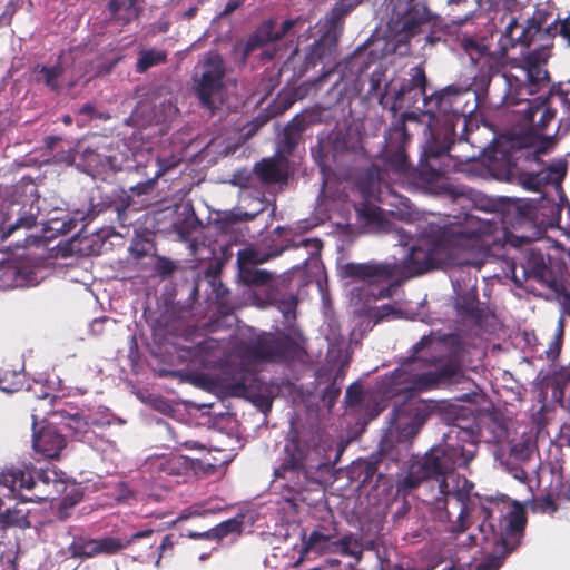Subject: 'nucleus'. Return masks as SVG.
<instances>
[{
  "mask_svg": "<svg viewBox=\"0 0 570 570\" xmlns=\"http://www.w3.org/2000/svg\"><path fill=\"white\" fill-rule=\"evenodd\" d=\"M550 58L548 46L529 51L520 62L512 63L502 75H495L493 81L504 85V102L518 105L525 102L522 110L525 119L539 129H543L554 118V112L546 105L542 97L533 100L531 96L546 92L550 88V78L546 65Z\"/></svg>",
  "mask_w": 570,
  "mask_h": 570,
  "instance_id": "0eeeda50",
  "label": "nucleus"
},
{
  "mask_svg": "<svg viewBox=\"0 0 570 570\" xmlns=\"http://www.w3.org/2000/svg\"><path fill=\"white\" fill-rule=\"evenodd\" d=\"M224 63L218 53H208L194 76V90L200 104L209 110L225 101Z\"/></svg>",
  "mask_w": 570,
  "mask_h": 570,
  "instance_id": "4468645a",
  "label": "nucleus"
},
{
  "mask_svg": "<svg viewBox=\"0 0 570 570\" xmlns=\"http://www.w3.org/2000/svg\"><path fill=\"white\" fill-rule=\"evenodd\" d=\"M219 509V507H205L204 504H195L184 510L181 513V518L187 519L190 517H200L208 513H215Z\"/></svg>",
  "mask_w": 570,
  "mask_h": 570,
  "instance_id": "ea45409f",
  "label": "nucleus"
},
{
  "mask_svg": "<svg viewBox=\"0 0 570 570\" xmlns=\"http://www.w3.org/2000/svg\"><path fill=\"white\" fill-rule=\"evenodd\" d=\"M179 161H180V158L177 156H170L169 158H158L157 159L158 170L156 171L155 176L159 177V176L164 175L169 169L176 167L179 164Z\"/></svg>",
  "mask_w": 570,
  "mask_h": 570,
  "instance_id": "a19ab883",
  "label": "nucleus"
},
{
  "mask_svg": "<svg viewBox=\"0 0 570 570\" xmlns=\"http://www.w3.org/2000/svg\"><path fill=\"white\" fill-rule=\"evenodd\" d=\"M452 284L456 294V309L462 315L474 316L479 304L475 284L470 281L464 289L456 278H452Z\"/></svg>",
  "mask_w": 570,
  "mask_h": 570,
  "instance_id": "b1692460",
  "label": "nucleus"
},
{
  "mask_svg": "<svg viewBox=\"0 0 570 570\" xmlns=\"http://www.w3.org/2000/svg\"><path fill=\"white\" fill-rule=\"evenodd\" d=\"M181 444L187 449H197V450L205 449V446L197 441H184V442H181Z\"/></svg>",
  "mask_w": 570,
  "mask_h": 570,
  "instance_id": "5fc2aeb1",
  "label": "nucleus"
},
{
  "mask_svg": "<svg viewBox=\"0 0 570 570\" xmlns=\"http://www.w3.org/2000/svg\"><path fill=\"white\" fill-rule=\"evenodd\" d=\"M304 129L303 120L295 118L284 129V136L279 145L281 154H291L299 140L301 131Z\"/></svg>",
  "mask_w": 570,
  "mask_h": 570,
  "instance_id": "c85d7f7f",
  "label": "nucleus"
},
{
  "mask_svg": "<svg viewBox=\"0 0 570 570\" xmlns=\"http://www.w3.org/2000/svg\"><path fill=\"white\" fill-rule=\"evenodd\" d=\"M288 340L282 333L239 330L228 341L213 337L199 342L194 356L206 367L224 368L222 387L232 396L255 400L261 396L257 366L285 355Z\"/></svg>",
  "mask_w": 570,
  "mask_h": 570,
  "instance_id": "39448f33",
  "label": "nucleus"
},
{
  "mask_svg": "<svg viewBox=\"0 0 570 570\" xmlns=\"http://www.w3.org/2000/svg\"><path fill=\"white\" fill-rule=\"evenodd\" d=\"M165 463H166V464H173V463H174V460H167V459H164V460H161V461H160V463H159V465H160V468H161V469H164V470H165V471H167L168 473H174V471H175V470H174V468H168V469H166V468H165Z\"/></svg>",
  "mask_w": 570,
  "mask_h": 570,
  "instance_id": "052dcab7",
  "label": "nucleus"
},
{
  "mask_svg": "<svg viewBox=\"0 0 570 570\" xmlns=\"http://www.w3.org/2000/svg\"><path fill=\"white\" fill-rule=\"evenodd\" d=\"M470 17H475L476 19H481L482 18L481 13H475L474 11H471V10H469L463 17L458 16V17H454V18H455V22L463 23V22L468 21V19Z\"/></svg>",
  "mask_w": 570,
  "mask_h": 570,
  "instance_id": "864d4df0",
  "label": "nucleus"
},
{
  "mask_svg": "<svg viewBox=\"0 0 570 570\" xmlns=\"http://www.w3.org/2000/svg\"><path fill=\"white\" fill-rule=\"evenodd\" d=\"M389 446V440L387 438L382 442L381 444V450H380V454H381V458L382 459H391V460H397L399 459V454L397 453H394L393 451H390L387 449Z\"/></svg>",
  "mask_w": 570,
  "mask_h": 570,
  "instance_id": "3c124183",
  "label": "nucleus"
},
{
  "mask_svg": "<svg viewBox=\"0 0 570 570\" xmlns=\"http://www.w3.org/2000/svg\"><path fill=\"white\" fill-rule=\"evenodd\" d=\"M505 468L514 479H517L521 483H527L529 480V470L534 472L537 466H530V463L522 464L519 466L509 460L505 462Z\"/></svg>",
  "mask_w": 570,
  "mask_h": 570,
  "instance_id": "e433bc0d",
  "label": "nucleus"
},
{
  "mask_svg": "<svg viewBox=\"0 0 570 570\" xmlns=\"http://www.w3.org/2000/svg\"><path fill=\"white\" fill-rule=\"evenodd\" d=\"M177 114L176 106L171 102L170 99L163 100L159 102L155 110L153 116V121L159 125H165L168 121H171Z\"/></svg>",
  "mask_w": 570,
  "mask_h": 570,
  "instance_id": "f704fd0d",
  "label": "nucleus"
},
{
  "mask_svg": "<svg viewBox=\"0 0 570 570\" xmlns=\"http://www.w3.org/2000/svg\"><path fill=\"white\" fill-rule=\"evenodd\" d=\"M407 140L403 125L390 128L382 151L357 183L364 202L355 205L358 220L366 233L394 235L399 245L407 248L406 253L400 263H348L342 267L351 302L360 306V312L370 313L375 322L397 314L390 304L374 307L373 303L394 295L399 287L395 279L400 275L412 277L443 265L479 269L484 264V248L504 235L502 229L494 228V236L485 238L483 247L472 253L465 245L458 244L456 237L444 235L446 224L440 226L423 219L395 222L394 212L385 215L373 200L394 205L393 199H399V196L392 184L417 185L425 189L405 153Z\"/></svg>",
  "mask_w": 570,
  "mask_h": 570,
  "instance_id": "f257e3e1",
  "label": "nucleus"
},
{
  "mask_svg": "<svg viewBox=\"0 0 570 570\" xmlns=\"http://www.w3.org/2000/svg\"><path fill=\"white\" fill-rule=\"evenodd\" d=\"M240 529H242V521L236 518H233V519L222 522L220 524L213 528L208 532L194 533V534H191V537L223 539V538L227 537L229 533L239 532Z\"/></svg>",
  "mask_w": 570,
  "mask_h": 570,
  "instance_id": "7c9ffc66",
  "label": "nucleus"
},
{
  "mask_svg": "<svg viewBox=\"0 0 570 570\" xmlns=\"http://www.w3.org/2000/svg\"><path fill=\"white\" fill-rule=\"evenodd\" d=\"M0 485L12 497L23 501L55 500L66 493L59 504L60 518H67L69 510L82 499L81 488L69 482L66 474L55 466H47L36 472V478L28 469L8 468L0 473Z\"/></svg>",
  "mask_w": 570,
  "mask_h": 570,
  "instance_id": "1a4fd4ad",
  "label": "nucleus"
},
{
  "mask_svg": "<svg viewBox=\"0 0 570 570\" xmlns=\"http://www.w3.org/2000/svg\"><path fill=\"white\" fill-rule=\"evenodd\" d=\"M207 558H208V554H207V553H203V554H200V556H199V559H200L202 561L206 560Z\"/></svg>",
  "mask_w": 570,
  "mask_h": 570,
  "instance_id": "69168bd1",
  "label": "nucleus"
},
{
  "mask_svg": "<svg viewBox=\"0 0 570 570\" xmlns=\"http://www.w3.org/2000/svg\"><path fill=\"white\" fill-rule=\"evenodd\" d=\"M462 345L456 335L423 336L411 356L377 384L383 399L423 392L453 381L461 371Z\"/></svg>",
  "mask_w": 570,
  "mask_h": 570,
  "instance_id": "423d86ee",
  "label": "nucleus"
},
{
  "mask_svg": "<svg viewBox=\"0 0 570 570\" xmlns=\"http://www.w3.org/2000/svg\"><path fill=\"white\" fill-rule=\"evenodd\" d=\"M376 407H377V409H376L375 415H377V414H379V413L384 409V405H383V404L377 403V404H376Z\"/></svg>",
  "mask_w": 570,
  "mask_h": 570,
  "instance_id": "0e129e2a",
  "label": "nucleus"
},
{
  "mask_svg": "<svg viewBox=\"0 0 570 570\" xmlns=\"http://www.w3.org/2000/svg\"><path fill=\"white\" fill-rule=\"evenodd\" d=\"M380 76L381 73L374 72L371 77L370 94H375L380 89Z\"/></svg>",
  "mask_w": 570,
  "mask_h": 570,
  "instance_id": "603ef678",
  "label": "nucleus"
},
{
  "mask_svg": "<svg viewBox=\"0 0 570 570\" xmlns=\"http://www.w3.org/2000/svg\"><path fill=\"white\" fill-rule=\"evenodd\" d=\"M487 520L479 527L484 540L493 541L494 551L482 562L453 563L444 570H499L503 559L520 543V538L525 524L524 511L513 504L507 512L494 509L487 512Z\"/></svg>",
  "mask_w": 570,
  "mask_h": 570,
  "instance_id": "9d476101",
  "label": "nucleus"
},
{
  "mask_svg": "<svg viewBox=\"0 0 570 570\" xmlns=\"http://www.w3.org/2000/svg\"><path fill=\"white\" fill-rule=\"evenodd\" d=\"M534 450L535 441L532 432H523L521 440H512L510 442V460L521 464H529Z\"/></svg>",
  "mask_w": 570,
  "mask_h": 570,
  "instance_id": "a878e982",
  "label": "nucleus"
},
{
  "mask_svg": "<svg viewBox=\"0 0 570 570\" xmlns=\"http://www.w3.org/2000/svg\"><path fill=\"white\" fill-rule=\"evenodd\" d=\"M304 551L316 554H341L351 557L358 562L363 554L362 540L353 534L344 535L336 539L333 533H325L323 530L313 531L307 539L304 540Z\"/></svg>",
  "mask_w": 570,
  "mask_h": 570,
  "instance_id": "dca6fc26",
  "label": "nucleus"
},
{
  "mask_svg": "<svg viewBox=\"0 0 570 570\" xmlns=\"http://www.w3.org/2000/svg\"><path fill=\"white\" fill-rule=\"evenodd\" d=\"M39 73L41 75V80L52 90H57L59 88L58 78L62 73V68L60 66L55 67H38Z\"/></svg>",
  "mask_w": 570,
  "mask_h": 570,
  "instance_id": "c9c22d12",
  "label": "nucleus"
},
{
  "mask_svg": "<svg viewBox=\"0 0 570 570\" xmlns=\"http://www.w3.org/2000/svg\"><path fill=\"white\" fill-rule=\"evenodd\" d=\"M426 416L425 407L415 401H409L403 405L395 406L390 433L394 429L399 441L406 442L417 434L426 421Z\"/></svg>",
  "mask_w": 570,
  "mask_h": 570,
  "instance_id": "f3484780",
  "label": "nucleus"
},
{
  "mask_svg": "<svg viewBox=\"0 0 570 570\" xmlns=\"http://www.w3.org/2000/svg\"><path fill=\"white\" fill-rule=\"evenodd\" d=\"M334 440L317 430L296 426L293 422L284 445V462L274 471V482L292 492H298L314 473L337 463L341 452L334 456Z\"/></svg>",
  "mask_w": 570,
  "mask_h": 570,
  "instance_id": "6e6552de",
  "label": "nucleus"
},
{
  "mask_svg": "<svg viewBox=\"0 0 570 570\" xmlns=\"http://www.w3.org/2000/svg\"><path fill=\"white\" fill-rule=\"evenodd\" d=\"M167 55L160 49H141L138 55L136 70L138 72H145L154 66H158L166 61Z\"/></svg>",
  "mask_w": 570,
  "mask_h": 570,
  "instance_id": "c756f323",
  "label": "nucleus"
},
{
  "mask_svg": "<svg viewBox=\"0 0 570 570\" xmlns=\"http://www.w3.org/2000/svg\"><path fill=\"white\" fill-rule=\"evenodd\" d=\"M264 210V204L262 199H256V207L252 212L238 210L234 214L237 220H249L256 217L261 212Z\"/></svg>",
  "mask_w": 570,
  "mask_h": 570,
  "instance_id": "a18cd8bd",
  "label": "nucleus"
},
{
  "mask_svg": "<svg viewBox=\"0 0 570 570\" xmlns=\"http://www.w3.org/2000/svg\"><path fill=\"white\" fill-rule=\"evenodd\" d=\"M361 0H340L324 20L320 22V31L322 35L306 53L305 63L307 67H315L317 63L323 65V68L328 67V70L323 73V77L328 76L332 72V66L335 65L341 20Z\"/></svg>",
  "mask_w": 570,
  "mask_h": 570,
  "instance_id": "f8f14e48",
  "label": "nucleus"
},
{
  "mask_svg": "<svg viewBox=\"0 0 570 570\" xmlns=\"http://www.w3.org/2000/svg\"><path fill=\"white\" fill-rule=\"evenodd\" d=\"M109 10L112 19L122 24L138 17L136 0H111Z\"/></svg>",
  "mask_w": 570,
  "mask_h": 570,
  "instance_id": "cd10ccee",
  "label": "nucleus"
},
{
  "mask_svg": "<svg viewBox=\"0 0 570 570\" xmlns=\"http://www.w3.org/2000/svg\"><path fill=\"white\" fill-rule=\"evenodd\" d=\"M40 208L37 206L36 210H33V206H30V209L19 212L17 217L13 219V212H7L2 215V219L0 223V240L8 239L11 235H13L19 229H30L36 225L37 215L39 214Z\"/></svg>",
  "mask_w": 570,
  "mask_h": 570,
  "instance_id": "5701e85b",
  "label": "nucleus"
},
{
  "mask_svg": "<svg viewBox=\"0 0 570 570\" xmlns=\"http://www.w3.org/2000/svg\"><path fill=\"white\" fill-rule=\"evenodd\" d=\"M361 89L362 86L360 79L354 76L343 78L333 86V91L340 95L337 98L338 101L344 98L351 99L356 97L361 92Z\"/></svg>",
  "mask_w": 570,
  "mask_h": 570,
  "instance_id": "473e14b6",
  "label": "nucleus"
},
{
  "mask_svg": "<svg viewBox=\"0 0 570 570\" xmlns=\"http://www.w3.org/2000/svg\"><path fill=\"white\" fill-rule=\"evenodd\" d=\"M469 540L471 541L472 544H476V539L473 535H470Z\"/></svg>",
  "mask_w": 570,
  "mask_h": 570,
  "instance_id": "338daca9",
  "label": "nucleus"
},
{
  "mask_svg": "<svg viewBox=\"0 0 570 570\" xmlns=\"http://www.w3.org/2000/svg\"><path fill=\"white\" fill-rule=\"evenodd\" d=\"M267 256L261 254L255 248H245L239 250L237 254V266L239 277L244 283L248 285H265L267 284L272 275L264 271L258 269L255 266L257 264L264 263L267 261Z\"/></svg>",
  "mask_w": 570,
  "mask_h": 570,
  "instance_id": "6ab92c4d",
  "label": "nucleus"
},
{
  "mask_svg": "<svg viewBox=\"0 0 570 570\" xmlns=\"http://www.w3.org/2000/svg\"><path fill=\"white\" fill-rule=\"evenodd\" d=\"M448 4L452 7V10L454 11L455 7H466L468 0H448Z\"/></svg>",
  "mask_w": 570,
  "mask_h": 570,
  "instance_id": "4d7b16f0",
  "label": "nucleus"
},
{
  "mask_svg": "<svg viewBox=\"0 0 570 570\" xmlns=\"http://www.w3.org/2000/svg\"><path fill=\"white\" fill-rule=\"evenodd\" d=\"M563 336V318L560 317L558 322V326L556 328L554 337L551 341L549 348L547 350L548 358H556L561 350V340Z\"/></svg>",
  "mask_w": 570,
  "mask_h": 570,
  "instance_id": "4c0bfd02",
  "label": "nucleus"
},
{
  "mask_svg": "<svg viewBox=\"0 0 570 570\" xmlns=\"http://www.w3.org/2000/svg\"><path fill=\"white\" fill-rule=\"evenodd\" d=\"M50 223L55 224L56 226H51L50 228L57 232L61 233H68L75 227L73 219H65L59 218L57 216L50 218Z\"/></svg>",
  "mask_w": 570,
  "mask_h": 570,
  "instance_id": "37998d69",
  "label": "nucleus"
},
{
  "mask_svg": "<svg viewBox=\"0 0 570 570\" xmlns=\"http://www.w3.org/2000/svg\"><path fill=\"white\" fill-rule=\"evenodd\" d=\"M195 228H197V218L193 213L186 216L183 224L176 225V230L183 240H187Z\"/></svg>",
  "mask_w": 570,
  "mask_h": 570,
  "instance_id": "58836bf2",
  "label": "nucleus"
},
{
  "mask_svg": "<svg viewBox=\"0 0 570 570\" xmlns=\"http://www.w3.org/2000/svg\"><path fill=\"white\" fill-rule=\"evenodd\" d=\"M33 393L40 400V401H46V400H50L49 401V404L51 403V401L55 399L53 395H51V393L48 391V389L40 382L36 381L35 384L32 386L29 387Z\"/></svg>",
  "mask_w": 570,
  "mask_h": 570,
  "instance_id": "49530a36",
  "label": "nucleus"
},
{
  "mask_svg": "<svg viewBox=\"0 0 570 570\" xmlns=\"http://www.w3.org/2000/svg\"><path fill=\"white\" fill-rule=\"evenodd\" d=\"M196 11H197V8L196 7H193L190 9H188L186 12H185V17L190 19L193 18L195 14H196Z\"/></svg>",
  "mask_w": 570,
  "mask_h": 570,
  "instance_id": "680f3d73",
  "label": "nucleus"
},
{
  "mask_svg": "<svg viewBox=\"0 0 570 570\" xmlns=\"http://www.w3.org/2000/svg\"><path fill=\"white\" fill-rule=\"evenodd\" d=\"M295 249L299 253L306 265L309 261H316L322 249V243L317 238H302L294 244Z\"/></svg>",
  "mask_w": 570,
  "mask_h": 570,
  "instance_id": "2f4dec72",
  "label": "nucleus"
},
{
  "mask_svg": "<svg viewBox=\"0 0 570 570\" xmlns=\"http://www.w3.org/2000/svg\"><path fill=\"white\" fill-rule=\"evenodd\" d=\"M263 122H264V120H262V121L256 120L255 124L253 125L254 128L249 129L248 134H252L253 131H255Z\"/></svg>",
  "mask_w": 570,
  "mask_h": 570,
  "instance_id": "e2e57ef3",
  "label": "nucleus"
},
{
  "mask_svg": "<svg viewBox=\"0 0 570 570\" xmlns=\"http://www.w3.org/2000/svg\"><path fill=\"white\" fill-rule=\"evenodd\" d=\"M458 42L472 63L481 62V68L487 67L492 73L485 75L481 70L480 76L474 77L472 83L465 87L449 86L435 94V98L423 101L425 111L434 118L425 129L423 158L416 170L428 193L449 196L454 200L471 196L465 187L454 186L445 177L448 166L444 164V158L454 141L455 127L461 124L465 128L466 116H471L478 109L479 90H484L489 86L504 87L493 81L495 75H502V72L493 71L495 59L488 52L489 45L484 36L464 30L458 36Z\"/></svg>",
  "mask_w": 570,
  "mask_h": 570,
  "instance_id": "7ed1b4c3",
  "label": "nucleus"
},
{
  "mask_svg": "<svg viewBox=\"0 0 570 570\" xmlns=\"http://www.w3.org/2000/svg\"><path fill=\"white\" fill-rule=\"evenodd\" d=\"M72 557L89 558L99 553L98 540L76 539L69 547Z\"/></svg>",
  "mask_w": 570,
  "mask_h": 570,
  "instance_id": "72a5a7b5",
  "label": "nucleus"
},
{
  "mask_svg": "<svg viewBox=\"0 0 570 570\" xmlns=\"http://www.w3.org/2000/svg\"><path fill=\"white\" fill-rule=\"evenodd\" d=\"M33 419V448L37 452L42 453L46 458L55 459L58 458L60 452L66 445L65 436L53 429L51 425H48L37 432L36 425L38 415L32 414Z\"/></svg>",
  "mask_w": 570,
  "mask_h": 570,
  "instance_id": "aec40b11",
  "label": "nucleus"
},
{
  "mask_svg": "<svg viewBox=\"0 0 570 570\" xmlns=\"http://www.w3.org/2000/svg\"><path fill=\"white\" fill-rule=\"evenodd\" d=\"M57 415L61 417V421L59 423L62 424L67 430H69L75 438L88 443L91 442V425L99 426L109 424V421L85 417L83 415L77 412L72 414L67 412L53 413L52 419H55Z\"/></svg>",
  "mask_w": 570,
  "mask_h": 570,
  "instance_id": "4be33fe9",
  "label": "nucleus"
},
{
  "mask_svg": "<svg viewBox=\"0 0 570 570\" xmlns=\"http://www.w3.org/2000/svg\"><path fill=\"white\" fill-rule=\"evenodd\" d=\"M299 20H285L279 29H275L274 21L268 20L259 26L254 35L249 37L245 46V55H249L258 47L276 41L284 37Z\"/></svg>",
  "mask_w": 570,
  "mask_h": 570,
  "instance_id": "412c9836",
  "label": "nucleus"
},
{
  "mask_svg": "<svg viewBox=\"0 0 570 570\" xmlns=\"http://www.w3.org/2000/svg\"><path fill=\"white\" fill-rule=\"evenodd\" d=\"M425 73L419 68L411 69V78L401 86V88L395 91L393 109L401 110L403 108L411 109L404 114L405 118L409 120H419L424 121L423 118H428L426 122L433 120L434 116L430 112L425 111V107L423 106V101L431 100L435 98V95L428 97L425 94ZM429 126H426V129Z\"/></svg>",
  "mask_w": 570,
  "mask_h": 570,
  "instance_id": "2eb2a0df",
  "label": "nucleus"
},
{
  "mask_svg": "<svg viewBox=\"0 0 570 570\" xmlns=\"http://www.w3.org/2000/svg\"><path fill=\"white\" fill-rule=\"evenodd\" d=\"M345 400L350 405H356L363 401V392L358 387H348Z\"/></svg>",
  "mask_w": 570,
  "mask_h": 570,
  "instance_id": "de8ad7c7",
  "label": "nucleus"
},
{
  "mask_svg": "<svg viewBox=\"0 0 570 570\" xmlns=\"http://www.w3.org/2000/svg\"><path fill=\"white\" fill-rule=\"evenodd\" d=\"M173 542L170 537H165L159 546L160 553L164 552L167 548L171 547Z\"/></svg>",
  "mask_w": 570,
  "mask_h": 570,
  "instance_id": "bf43d9fd",
  "label": "nucleus"
},
{
  "mask_svg": "<svg viewBox=\"0 0 570 570\" xmlns=\"http://www.w3.org/2000/svg\"><path fill=\"white\" fill-rule=\"evenodd\" d=\"M253 175L247 170H240L234 174L232 184L239 186L245 189L248 188L252 184Z\"/></svg>",
  "mask_w": 570,
  "mask_h": 570,
  "instance_id": "c03bdc74",
  "label": "nucleus"
},
{
  "mask_svg": "<svg viewBox=\"0 0 570 570\" xmlns=\"http://www.w3.org/2000/svg\"><path fill=\"white\" fill-rule=\"evenodd\" d=\"M238 6H239L238 1L228 2L226 4L224 11L222 12V14H228V13L233 12Z\"/></svg>",
  "mask_w": 570,
  "mask_h": 570,
  "instance_id": "6e6d98bb",
  "label": "nucleus"
},
{
  "mask_svg": "<svg viewBox=\"0 0 570 570\" xmlns=\"http://www.w3.org/2000/svg\"><path fill=\"white\" fill-rule=\"evenodd\" d=\"M521 269L527 278L533 277L548 287H554L557 284V275L551 259L539 248L529 247L525 249Z\"/></svg>",
  "mask_w": 570,
  "mask_h": 570,
  "instance_id": "a211bd4d",
  "label": "nucleus"
},
{
  "mask_svg": "<svg viewBox=\"0 0 570 570\" xmlns=\"http://www.w3.org/2000/svg\"><path fill=\"white\" fill-rule=\"evenodd\" d=\"M530 0H475L480 11L488 13L487 22L491 21L493 28H498L497 18L499 16L500 32L499 39L500 53L504 55L509 48L517 45L529 46L535 35L541 30V21L537 16L527 19V24L520 23L515 11L524 7Z\"/></svg>",
  "mask_w": 570,
  "mask_h": 570,
  "instance_id": "9b49d317",
  "label": "nucleus"
},
{
  "mask_svg": "<svg viewBox=\"0 0 570 570\" xmlns=\"http://www.w3.org/2000/svg\"><path fill=\"white\" fill-rule=\"evenodd\" d=\"M553 140L551 138L546 139L541 142V145L538 147L537 153L541 154L544 153L548 149V146L552 145Z\"/></svg>",
  "mask_w": 570,
  "mask_h": 570,
  "instance_id": "13d9d810",
  "label": "nucleus"
},
{
  "mask_svg": "<svg viewBox=\"0 0 570 570\" xmlns=\"http://www.w3.org/2000/svg\"><path fill=\"white\" fill-rule=\"evenodd\" d=\"M63 122H66V124H70V122H71V118H70L69 116H66V117L63 118Z\"/></svg>",
  "mask_w": 570,
  "mask_h": 570,
  "instance_id": "774afa93",
  "label": "nucleus"
},
{
  "mask_svg": "<svg viewBox=\"0 0 570 570\" xmlns=\"http://www.w3.org/2000/svg\"><path fill=\"white\" fill-rule=\"evenodd\" d=\"M254 171L264 183H278L286 178V167L279 159H264L256 164Z\"/></svg>",
  "mask_w": 570,
  "mask_h": 570,
  "instance_id": "393cba45",
  "label": "nucleus"
},
{
  "mask_svg": "<svg viewBox=\"0 0 570 570\" xmlns=\"http://www.w3.org/2000/svg\"><path fill=\"white\" fill-rule=\"evenodd\" d=\"M547 33L554 35L556 32H560V35L568 41L570 45V14L561 22L560 27L558 26H548L546 29Z\"/></svg>",
  "mask_w": 570,
  "mask_h": 570,
  "instance_id": "79ce46f5",
  "label": "nucleus"
},
{
  "mask_svg": "<svg viewBox=\"0 0 570 570\" xmlns=\"http://www.w3.org/2000/svg\"><path fill=\"white\" fill-rule=\"evenodd\" d=\"M80 112L82 115H87L90 118H108L104 114H99L95 110V106L92 104H86L81 107Z\"/></svg>",
  "mask_w": 570,
  "mask_h": 570,
  "instance_id": "8fccbe9b",
  "label": "nucleus"
},
{
  "mask_svg": "<svg viewBox=\"0 0 570 570\" xmlns=\"http://www.w3.org/2000/svg\"><path fill=\"white\" fill-rule=\"evenodd\" d=\"M566 173L567 163L557 159L538 171L519 174L518 184L527 190L541 194L539 198H490L481 194L471 196L475 209L483 212L487 217L466 214L462 220L448 223L444 235L456 237L458 244L475 253L481 249L485 238L494 236V228L502 229L504 235L484 248V262L489 256H499L497 248L507 245L522 247L539 239L543 233L541 226L546 223L544 218L556 212V203L548 197L544 188L551 187L559 194Z\"/></svg>",
  "mask_w": 570,
  "mask_h": 570,
  "instance_id": "f03ea898",
  "label": "nucleus"
},
{
  "mask_svg": "<svg viewBox=\"0 0 570 570\" xmlns=\"http://www.w3.org/2000/svg\"><path fill=\"white\" fill-rule=\"evenodd\" d=\"M105 161L106 163H109V158L108 157H104L101 158V156L99 154H90L87 156V164L89 166H92V167H96V168H99V167H105Z\"/></svg>",
  "mask_w": 570,
  "mask_h": 570,
  "instance_id": "09e8293b",
  "label": "nucleus"
},
{
  "mask_svg": "<svg viewBox=\"0 0 570 570\" xmlns=\"http://www.w3.org/2000/svg\"><path fill=\"white\" fill-rule=\"evenodd\" d=\"M389 9L391 10L387 20L389 38L395 42L393 51L400 50L403 53L402 47L426 21L428 11L422 6L413 4V0H390Z\"/></svg>",
  "mask_w": 570,
  "mask_h": 570,
  "instance_id": "ddd939ff",
  "label": "nucleus"
},
{
  "mask_svg": "<svg viewBox=\"0 0 570 570\" xmlns=\"http://www.w3.org/2000/svg\"><path fill=\"white\" fill-rule=\"evenodd\" d=\"M478 435L471 429L452 426L444 434V443L432 448L424 456L410 462L407 469L399 475L397 493L407 495L421 484H425L430 494L424 501L441 510L445 498L454 497L461 503L456 525L453 532L461 533L469 525L468 508L464 499L473 490V483L453 474L455 468L466 466L478 451Z\"/></svg>",
  "mask_w": 570,
  "mask_h": 570,
  "instance_id": "20e7f679",
  "label": "nucleus"
},
{
  "mask_svg": "<svg viewBox=\"0 0 570 570\" xmlns=\"http://www.w3.org/2000/svg\"><path fill=\"white\" fill-rule=\"evenodd\" d=\"M153 532L154 531L151 529H146L144 531L134 533L130 538L126 540L109 537L100 539L98 540L99 553L114 554L122 549H126L134 541L151 535Z\"/></svg>",
  "mask_w": 570,
  "mask_h": 570,
  "instance_id": "bb28decb",
  "label": "nucleus"
}]
</instances>
